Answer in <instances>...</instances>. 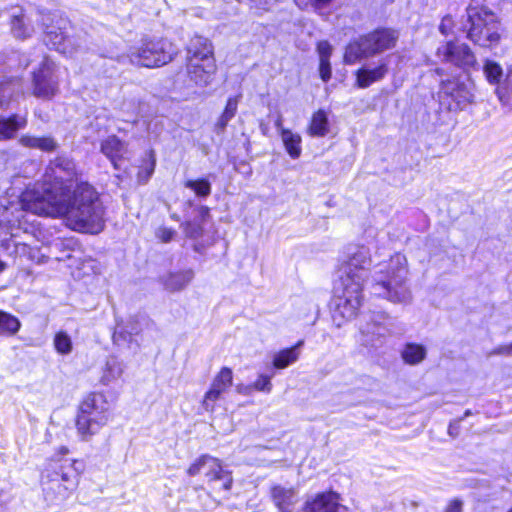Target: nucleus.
Masks as SVG:
<instances>
[{
    "mask_svg": "<svg viewBox=\"0 0 512 512\" xmlns=\"http://www.w3.org/2000/svg\"><path fill=\"white\" fill-rule=\"evenodd\" d=\"M24 212L39 216L63 218L67 227L84 233L97 234L104 228V210L97 192L91 185L81 182L72 194L54 195L37 191L23 192L16 203L1 201L0 226L16 237L14 228L24 229Z\"/></svg>",
    "mask_w": 512,
    "mask_h": 512,
    "instance_id": "nucleus-1",
    "label": "nucleus"
},
{
    "mask_svg": "<svg viewBox=\"0 0 512 512\" xmlns=\"http://www.w3.org/2000/svg\"><path fill=\"white\" fill-rule=\"evenodd\" d=\"M371 263L370 251L365 246L348 249V259L337 270L333 286V319L338 326L342 321L355 318L362 305L363 283Z\"/></svg>",
    "mask_w": 512,
    "mask_h": 512,
    "instance_id": "nucleus-2",
    "label": "nucleus"
},
{
    "mask_svg": "<svg viewBox=\"0 0 512 512\" xmlns=\"http://www.w3.org/2000/svg\"><path fill=\"white\" fill-rule=\"evenodd\" d=\"M407 259L396 253L388 262L374 266L371 280L367 283L370 293L392 303L407 304L411 301V291L407 285Z\"/></svg>",
    "mask_w": 512,
    "mask_h": 512,
    "instance_id": "nucleus-3",
    "label": "nucleus"
},
{
    "mask_svg": "<svg viewBox=\"0 0 512 512\" xmlns=\"http://www.w3.org/2000/svg\"><path fill=\"white\" fill-rule=\"evenodd\" d=\"M82 472L80 461L55 456L46 462L41 472V484L44 490L52 491L65 500L77 490Z\"/></svg>",
    "mask_w": 512,
    "mask_h": 512,
    "instance_id": "nucleus-4",
    "label": "nucleus"
},
{
    "mask_svg": "<svg viewBox=\"0 0 512 512\" xmlns=\"http://www.w3.org/2000/svg\"><path fill=\"white\" fill-rule=\"evenodd\" d=\"M112 419V406L104 393L93 392L81 401L75 420L77 435L88 442Z\"/></svg>",
    "mask_w": 512,
    "mask_h": 512,
    "instance_id": "nucleus-5",
    "label": "nucleus"
},
{
    "mask_svg": "<svg viewBox=\"0 0 512 512\" xmlns=\"http://www.w3.org/2000/svg\"><path fill=\"white\" fill-rule=\"evenodd\" d=\"M74 184L76 186L79 184L76 164L68 156L60 155L49 162L42 183H35L33 186L27 187L24 192L71 194Z\"/></svg>",
    "mask_w": 512,
    "mask_h": 512,
    "instance_id": "nucleus-6",
    "label": "nucleus"
},
{
    "mask_svg": "<svg viewBox=\"0 0 512 512\" xmlns=\"http://www.w3.org/2000/svg\"><path fill=\"white\" fill-rule=\"evenodd\" d=\"M187 60L190 80L198 86H207L216 71L212 47L208 40L202 37L192 39L188 47Z\"/></svg>",
    "mask_w": 512,
    "mask_h": 512,
    "instance_id": "nucleus-7",
    "label": "nucleus"
},
{
    "mask_svg": "<svg viewBox=\"0 0 512 512\" xmlns=\"http://www.w3.org/2000/svg\"><path fill=\"white\" fill-rule=\"evenodd\" d=\"M174 53L172 44L165 39H145L131 47L127 57L134 65L154 68L170 62Z\"/></svg>",
    "mask_w": 512,
    "mask_h": 512,
    "instance_id": "nucleus-8",
    "label": "nucleus"
},
{
    "mask_svg": "<svg viewBox=\"0 0 512 512\" xmlns=\"http://www.w3.org/2000/svg\"><path fill=\"white\" fill-rule=\"evenodd\" d=\"M50 24H45L46 45L66 56H73L80 47L78 39L74 35V28L70 21L62 16L53 15L47 17Z\"/></svg>",
    "mask_w": 512,
    "mask_h": 512,
    "instance_id": "nucleus-9",
    "label": "nucleus"
},
{
    "mask_svg": "<svg viewBox=\"0 0 512 512\" xmlns=\"http://www.w3.org/2000/svg\"><path fill=\"white\" fill-rule=\"evenodd\" d=\"M33 95L41 99H52L58 93L57 66L44 57L40 68L33 72Z\"/></svg>",
    "mask_w": 512,
    "mask_h": 512,
    "instance_id": "nucleus-10",
    "label": "nucleus"
},
{
    "mask_svg": "<svg viewBox=\"0 0 512 512\" xmlns=\"http://www.w3.org/2000/svg\"><path fill=\"white\" fill-rule=\"evenodd\" d=\"M441 93L451 99L450 109L463 110L475 101V85L468 76L442 81Z\"/></svg>",
    "mask_w": 512,
    "mask_h": 512,
    "instance_id": "nucleus-11",
    "label": "nucleus"
},
{
    "mask_svg": "<svg viewBox=\"0 0 512 512\" xmlns=\"http://www.w3.org/2000/svg\"><path fill=\"white\" fill-rule=\"evenodd\" d=\"M437 56L446 63L469 71L477 66L476 57L464 43L449 41L437 49Z\"/></svg>",
    "mask_w": 512,
    "mask_h": 512,
    "instance_id": "nucleus-12",
    "label": "nucleus"
},
{
    "mask_svg": "<svg viewBox=\"0 0 512 512\" xmlns=\"http://www.w3.org/2000/svg\"><path fill=\"white\" fill-rule=\"evenodd\" d=\"M475 22L474 28H469L467 36L473 41L475 44L480 46H491L496 44L500 38L499 36V23L497 21L496 15H488L487 18H484L486 22V27L479 29V23L481 22V18L477 14H472Z\"/></svg>",
    "mask_w": 512,
    "mask_h": 512,
    "instance_id": "nucleus-13",
    "label": "nucleus"
},
{
    "mask_svg": "<svg viewBox=\"0 0 512 512\" xmlns=\"http://www.w3.org/2000/svg\"><path fill=\"white\" fill-rule=\"evenodd\" d=\"M398 38L397 30L381 28L364 35V43L367 45L368 53L374 56L394 48Z\"/></svg>",
    "mask_w": 512,
    "mask_h": 512,
    "instance_id": "nucleus-14",
    "label": "nucleus"
},
{
    "mask_svg": "<svg viewBox=\"0 0 512 512\" xmlns=\"http://www.w3.org/2000/svg\"><path fill=\"white\" fill-rule=\"evenodd\" d=\"M205 476L209 482L215 484L213 489L218 491H228L232 485L230 472L224 470L220 461L214 457L208 456L204 470Z\"/></svg>",
    "mask_w": 512,
    "mask_h": 512,
    "instance_id": "nucleus-15",
    "label": "nucleus"
},
{
    "mask_svg": "<svg viewBox=\"0 0 512 512\" xmlns=\"http://www.w3.org/2000/svg\"><path fill=\"white\" fill-rule=\"evenodd\" d=\"M346 508L339 503V495L335 492L319 494L312 502H308L305 512H344Z\"/></svg>",
    "mask_w": 512,
    "mask_h": 512,
    "instance_id": "nucleus-16",
    "label": "nucleus"
},
{
    "mask_svg": "<svg viewBox=\"0 0 512 512\" xmlns=\"http://www.w3.org/2000/svg\"><path fill=\"white\" fill-rule=\"evenodd\" d=\"M382 322L373 321L368 323L365 328L362 329L363 343L370 347H378L382 344V338L385 337L389 332V328L386 325L388 317L381 316Z\"/></svg>",
    "mask_w": 512,
    "mask_h": 512,
    "instance_id": "nucleus-17",
    "label": "nucleus"
},
{
    "mask_svg": "<svg viewBox=\"0 0 512 512\" xmlns=\"http://www.w3.org/2000/svg\"><path fill=\"white\" fill-rule=\"evenodd\" d=\"M194 278L192 269L169 272L162 276L161 282L164 288L170 292L181 291L186 288Z\"/></svg>",
    "mask_w": 512,
    "mask_h": 512,
    "instance_id": "nucleus-18",
    "label": "nucleus"
},
{
    "mask_svg": "<svg viewBox=\"0 0 512 512\" xmlns=\"http://www.w3.org/2000/svg\"><path fill=\"white\" fill-rule=\"evenodd\" d=\"M388 67L382 63L374 68H360L356 72V83L359 88H367L375 82L382 80L387 74Z\"/></svg>",
    "mask_w": 512,
    "mask_h": 512,
    "instance_id": "nucleus-19",
    "label": "nucleus"
},
{
    "mask_svg": "<svg viewBox=\"0 0 512 512\" xmlns=\"http://www.w3.org/2000/svg\"><path fill=\"white\" fill-rule=\"evenodd\" d=\"M101 152L111 161L114 168L117 169V161L123 157L127 151L126 144L116 136H108L101 142Z\"/></svg>",
    "mask_w": 512,
    "mask_h": 512,
    "instance_id": "nucleus-20",
    "label": "nucleus"
},
{
    "mask_svg": "<svg viewBox=\"0 0 512 512\" xmlns=\"http://www.w3.org/2000/svg\"><path fill=\"white\" fill-rule=\"evenodd\" d=\"M124 363L116 356H109L102 368L100 383L108 386L118 381L124 373Z\"/></svg>",
    "mask_w": 512,
    "mask_h": 512,
    "instance_id": "nucleus-21",
    "label": "nucleus"
},
{
    "mask_svg": "<svg viewBox=\"0 0 512 512\" xmlns=\"http://www.w3.org/2000/svg\"><path fill=\"white\" fill-rule=\"evenodd\" d=\"M304 341H298L294 346L282 349L274 354L273 366L276 369H285L295 363L300 356L299 349L303 346Z\"/></svg>",
    "mask_w": 512,
    "mask_h": 512,
    "instance_id": "nucleus-22",
    "label": "nucleus"
},
{
    "mask_svg": "<svg viewBox=\"0 0 512 512\" xmlns=\"http://www.w3.org/2000/svg\"><path fill=\"white\" fill-rule=\"evenodd\" d=\"M367 57H371V54L368 53L367 45L364 43V35L351 41L345 48V64L351 65Z\"/></svg>",
    "mask_w": 512,
    "mask_h": 512,
    "instance_id": "nucleus-23",
    "label": "nucleus"
},
{
    "mask_svg": "<svg viewBox=\"0 0 512 512\" xmlns=\"http://www.w3.org/2000/svg\"><path fill=\"white\" fill-rule=\"evenodd\" d=\"M26 124L27 119L25 116L12 115L9 118L0 117V140L12 138Z\"/></svg>",
    "mask_w": 512,
    "mask_h": 512,
    "instance_id": "nucleus-24",
    "label": "nucleus"
},
{
    "mask_svg": "<svg viewBox=\"0 0 512 512\" xmlns=\"http://www.w3.org/2000/svg\"><path fill=\"white\" fill-rule=\"evenodd\" d=\"M329 132V122L327 113L319 109L316 111L311 118L310 125L308 127V133L313 137H324Z\"/></svg>",
    "mask_w": 512,
    "mask_h": 512,
    "instance_id": "nucleus-25",
    "label": "nucleus"
},
{
    "mask_svg": "<svg viewBox=\"0 0 512 512\" xmlns=\"http://www.w3.org/2000/svg\"><path fill=\"white\" fill-rule=\"evenodd\" d=\"M284 147L292 159L300 157L302 148V138L298 133L289 130H283L280 134Z\"/></svg>",
    "mask_w": 512,
    "mask_h": 512,
    "instance_id": "nucleus-26",
    "label": "nucleus"
},
{
    "mask_svg": "<svg viewBox=\"0 0 512 512\" xmlns=\"http://www.w3.org/2000/svg\"><path fill=\"white\" fill-rule=\"evenodd\" d=\"M20 143L25 147L39 149L44 152H51L57 148V143L52 137L24 135L20 138Z\"/></svg>",
    "mask_w": 512,
    "mask_h": 512,
    "instance_id": "nucleus-27",
    "label": "nucleus"
},
{
    "mask_svg": "<svg viewBox=\"0 0 512 512\" xmlns=\"http://www.w3.org/2000/svg\"><path fill=\"white\" fill-rule=\"evenodd\" d=\"M272 498L276 506L285 510L296 501V493L292 488H285L280 485L272 488Z\"/></svg>",
    "mask_w": 512,
    "mask_h": 512,
    "instance_id": "nucleus-28",
    "label": "nucleus"
},
{
    "mask_svg": "<svg viewBox=\"0 0 512 512\" xmlns=\"http://www.w3.org/2000/svg\"><path fill=\"white\" fill-rule=\"evenodd\" d=\"M156 166L155 154L152 150L146 152L145 157L141 161V165L137 172V183L139 185L146 184L154 173Z\"/></svg>",
    "mask_w": 512,
    "mask_h": 512,
    "instance_id": "nucleus-29",
    "label": "nucleus"
},
{
    "mask_svg": "<svg viewBox=\"0 0 512 512\" xmlns=\"http://www.w3.org/2000/svg\"><path fill=\"white\" fill-rule=\"evenodd\" d=\"M34 28L28 23L24 14H14L11 19V32L17 38L25 39L30 37Z\"/></svg>",
    "mask_w": 512,
    "mask_h": 512,
    "instance_id": "nucleus-30",
    "label": "nucleus"
},
{
    "mask_svg": "<svg viewBox=\"0 0 512 512\" xmlns=\"http://www.w3.org/2000/svg\"><path fill=\"white\" fill-rule=\"evenodd\" d=\"M426 356L424 346L415 343H408L402 351L403 360L411 365L420 363Z\"/></svg>",
    "mask_w": 512,
    "mask_h": 512,
    "instance_id": "nucleus-31",
    "label": "nucleus"
},
{
    "mask_svg": "<svg viewBox=\"0 0 512 512\" xmlns=\"http://www.w3.org/2000/svg\"><path fill=\"white\" fill-rule=\"evenodd\" d=\"M21 327L19 319L11 314L0 311V336H12Z\"/></svg>",
    "mask_w": 512,
    "mask_h": 512,
    "instance_id": "nucleus-32",
    "label": "nucleus"
},
{
    "mask_svg": "<svg viewBox=\"0 0 512 512\" xmlns=\"http://www.w3.org/2000/svg\"><path fill=\"white\" fill-rule=\"evenodd\" d=\"M20 88V81L17 79H3L0 81V106L4 107L14 93Z\"/></svg>",
    "mask_w": 512,
    "mask_h": 512,
    "instance_id": "nucleus-33",
    "label": "nucleus"
},
{
    "mask_svg": "<svg viewBox=\"0 0 512 512\" xmlns=\"http://www.w3.org/2000/svg\"><path fill=\"white\" fill-rule=\"evenodd\" d=\"M233 375L230 368L224 367L214 378L211 386L225 393L232 385Z\"/></svg>",
    "mask_w": 512,
    "mask_h": 512,
    "instance_id": "nucleus-34",
    "label": "nucleus"
},
{
    "mask_svg": "<svg viewBox=\"0 0 512 512\" xmlns=\"http://www.w3.org/2000/svg\"><path fill=\"white\" fill-rule=\"evenodd\" d=\"M54 348L61 355H68L72 352L73 343L71 337L64 331H59L54 336Z\"/></svg>",
    "mask_w": 512,
    "mask_h": 512,
    "instance_id": "nucleus-35",
    "label": "nucleus"
},
{
    "mask_svg": "<svg viewBox=\"0 0 512 512\" xmlns=\"http://www.w3.org/2000/svg\"><path fill=\"white\" fill-rule=\"evenodd\" d=\"M483 71L487 81L491 84H498L503 75L501 66L491 60L485 62Z\"/></svg>",
    "mask_w": 512,
    "mask_h": 512,
    "instance_id": "nucleus-36",
    "label": "nucleus"
},
{
    "mask_svg": "<svg viewBox=\"0 0 512 512\" xmlns=\"http://www.w3.org/2000/svg\"><path fill=\"white\" fill-rule=\"evenodd\" d=\"M185 187L193 190L199 197H207L211 193V184L206 179L188 180Z\"/></svg>",
    "mask_w": 512,
    "mask_h": 512,
    "instance_id": "nucleus-37",
    "label": "nucleus"
},
{
    "mask_svg": "<svg viewBox=\"0 0 512 512\" xmlns=\"http://www.w3.org/2000/svg\"><path fill=\"white\" fill-rule=\"evenodd\" d=\"M222 394L223 393L218 389L211 386L204 395V399L202 401L203 409L207 412H213L216 407V402L221 398Z\"/></svg>",
    "mask_w": 512,
    "mask_h": 512,
    "instance_id": "nucleus-38",
    "label": "nucleus"
},
{
    "mask_svg": "<svg viewBox=\"0 0 512 512\" xmlns=\"http://www.w3.org/2000/svg\"><path fill=\"white\" fill-rule=\"evenodd\" d=\"M472 14H477L479 18H481V22L479 23V29L486 27L487 21H484V18H487L488 15H495L493 12L487 10L486 8L469 7L467 9L468 22L470 24L469 28H474V24L476 22L474 21Z\"/></svg>",
    "mask_w": 512,
    "mask_h": 512,
    "instance_id": "nucleus-39",
    "label": "nucleus"
},
{
    "mask_svg": "<svg viewBox=\"0 0 512 512\" xmlns=\"http://www.w3.org/2000/svg\"><path fill=\"white\" fill-rule=\"evenodd\" d=\"M508 92H512V68L508 70L503 86L496 88V94L503 104L509 102Z\"/></svg>",
    "mask_w": 512,
    "mask_h": 512,
    "instance_id": "nucleus-40",
    "label": "nucleus"
},
{
    "mask_svg": "<svg viewBox=\"0 0 512 512\" xmlns=\"http://www.w3.org/2000/svg\"><path fill=\"white\" fill-rule=\"evenodd\" d=\"M271 378L272 376L260 374L256 381L252 385L246 387V389H254L257 391L269 393L272 390Z\"/></svg>",
    "mask_w": 512,
    "mask_h": 512,
    "instance_id": "nucleus-41",
    "label": "nucleus"
},
{
    "mask_svg": "<svg viewBox=\"0 0 512 512\" xmlns=\"http://www.w3.org/2000/svg\"><path fill=\"white\" fill-rule=\"evenodd\" d=\"M332 46L328 41H320L317 44V52L319 55V61L325 60L330 61L332 55Z\"/></svg>",
    "mask_w": 512,
    "mask_h": 512,
    "instance_id": "nucleus-42",
    "label": "nucleus"
},
{
    "mask_svg": "<svg viewBox=\"0 0 512 512\" xmlns=\"http://www.w3.org/2000/svg\"><path fill=\"white\" fill-rule=\"evenodd\" d=\"M184 232L187 237L196 239L202 234V227L196 222H187L184 225Z\"/></svg>",
    "mask_w": 512,
    "mask_h": 512,
    "instance_id": "nucleus-43",
    "label": "nucleus"
},
{
    "mask_svg": "<svg viewBox=\"0 0 512 512\" xmlns=\"http://www.w3.org/2000/svg\"><path fill=\"white\" fill-rule=\"evenodd\" d=\"M238 101H239L238 97H230L227 100L225 109L222 113L224 115V118L232 119L235 116V114L237 112Z\"/></svg>",
    "mask_w": 512,
    "mask_h": 512,
    "instance_id": "nucleus-44",
    "label": "nucleus"
},
{
    "mask_svg": "<svg viewBox=\"0 0 512 512\" xmlns=\"http://www.w3.org/2000/svg\"><path fill=\"white\" fill-rule=\"evenodd\" d=\"M207 457L208 455H203L199 459H197L193 464L190 465V467L187 470V473L190 476H195L199 474L202 470L204 471Z\"/></svg>",
    "mask_w": 512,
    "mask_h": 512,
    "instance_id": "nucleus-45",
    "label": "nucleus"
},
{
    "mask_svg": "<svg viewBox=\"0 0 512 512\" xmlns=\"http://www.w3.org/2000/svg\"><path fill=\"white\" fill-rule=\"evenodd\" d=\"M175 236V231L171 228L160 227L156 231V237L163 243L170 242Z\"/></svg>",
    "mask_w": 512,
    "mask_h": 512,
    "instance_id": "nucleus-46",
    "label": "nucleus"
},
{
    "mask_svg": "<svg viewBox=\"0 0 512 512\" xmlns=\"http://www.w3.org/2000/svg\"><path fill=\"white\" fill-rule=\"evenodd\" d=\"M331 64L330 61H319V74L324 82H327L331 78Z\"/></svg>",
    "mask_w": 512,
    "mask_h": 512,
    "instance_id": "nucleus-47",
    "label": "nucleus"
},
{
    "mask_svg": "<svg viewBox=\"0 0 512 512\" xmlns=\"http://www.w3.org/2000/svg\"><path fill=\"white\" fill-rule=\"evenodd\" d=\"M452 28H453V20L451 18V16L447 15L445 17H443L441 23H440V26H439V31L441 32V34L443 35H449L451 32H452Z\"/></svg>",
    "mask_w": 512,
    "mask_h": 512,
    "instance_id": "nucleus-48",
    "label": "nucleus"
},
{
    "mask_svg": "<svg viewBox=\"0 0 512 512\" xmlns=\"http://www.w3.org/2000/svg\"><path fill=\"white\" fill-rule=\"evenodd\" d=\"M294 2L300 9H307L309 7L318 8L320 6L319 2L316 0H294Z\"/></svg>",
    "mask_w": 512,
    "mask_h": 512,
    "instance_id": "nucleus-49",
    "label": "nucleus"
},
{
    "mask_svg": "<svg viewBox=\"0 0 512 512\" xmlns=\"http://www.w3.org/2000/svg\"><path fill=\"white\" fill-rule=\"evenodd\" d=\"M445 512H462V502L457 499L450 501Z\"/></svg>",
    "mask_w": 512,
    "mask_h": 512,
    "instance_id": "nucleus-50",
    "label": "nucleus"
},
{
    "mask_svg": "<svg viewBox=\"0 0 512 512\" xmlns=\"http://www.w3.org/2000/svg\"><path fill=\"white\" fill-rule=\"evenodd\" d=\"M495 354H512V343L510 345H503L498 347L495 351Z\"/></svg>",
    "mask_w": 512,
    "mask_h": 512,
    "instance_id": "nucleus-51",
    "label": "nucleus"
},
{
    "mask_svg": "<svg viewBox=\"0 0 512 512\" xmlns=\"http://www.w3.org/2000/svg\"><path fill=\"white\" fill-rule=\"evenodd\" d=\"M274 125L276 127V129L278 130V132L280 134H282V131L283 130H287L286 128H284L283 126V116L281 114H278L275 121H274Z\"/></svg>",
    "mask_w": 512,
    "mask_h": 512,
    "instance_id": "nucleus-52",
    "label": "nucleus"
},
{
    "mask_svg": "<svg viewBox=\"0 0 512 512\" xmlns=\"http://www.w3.org/2000/svg\"><path fill=\"white\" fill-rule=\"evenodd\" d=\"M230 120V118H224V115L222 114L216 123V127L219 130H224Z\"/></svg>",
    "mask_w": 512,
    "mask_h": 512,
    "instance_id": "nucleus-53",
    "label": "nucleus"
},
{
    "mask_svg": "<svg viewBox=\"0 0 512 512\" xmlns=\"http://www.w3.org/2000/svg\"><path fill=\"white\" fill-rule=\"evenodd\" d=\"M199 216L205 220L207 217H209V208L206 206H201L198 210Z\"/></svg>",
    "mask_w": 512,
    "mask_h": 512,
    "instance_id": "nucleus-54",
    "label": "nucleus"
},
{
    "mask_svg": "<svg viewBox=\"0 0 512 512\" xmlns=\"http://www.w3.org/2000/svg\"><path fill=\"white\" fill-rule=\"evenodd\" d=\"M5 269H6V263H5V262H3V261L0 259V272H3Z\"/></svg>",
    "mask_w": 512,
    "mask_h": 512,
    "instance_id": "nucleus-55",
    "label": "nucleus"
},
{
    "mask_svg": "<svg viewBox=\"0 0 512 512\" xmlns=\"http://www.w3.org/2000/svg\"><path fill=\"white\" fill-rule=\"evenodd\" d=\"M14 245L16 246V248L18 249L19 247L24 251L25 248H26V245L25 244H17V243H14Z\"/></svg>",
    "mask_w": 512,
    "mask_h": 512,
    "instance_id": "nucleus-56",
    "label": "nucleus"
},
{
    "mask_svg": "<svg viewBox=\"0 0 512 512\" xmlns=\"http://www.w3.org/2000/svg\"><path fill=\"white\" fill-rule=\"evenodd\" d=\"M61 451H62V455H65L68 452V450L65 447H62Z\"/></svg>",
    "mask_w": 512,
    "mask_h": 512,
    "instance_id": "nucleus-57",
    "label": "nucleus"
},
{
    "mask_svg": "<svg viewBox=\"0 0 512 512\" xmlns=\"http://www.w3.org/2000/svg\"><path fill=\"white\" fill-rule=\"evenodd\" d=\"M451 430L452 432H455V429H452V426L449 427V433L451 434Z\"/></svg>",
    "mask_w": 512,
    "mask_h": 512,
    "instance_id": "nucleus-58",
    "label": "nucleus"
},
{
    "mask_svg": "<svg viewBox=\"0 0 512 512\" xmlns=\"http://www.w3.org/2000/svg\"><path fill=\"white\" fill-rule=\"evenodd\" d=\"M451 430L452 432H455V429H452V426L449 427V433L451 434Z\"/></svg>",
    "mask_w": 512,
    "mask_h": 512,
    "instance_id": "nucleus-59",
    "label": "nucleus"
},
{
    "mask_svg": "<svg viewBox=\"0 0 512 512\" xmlns=\"http://www.w3.org/2000/svg\"><path fill=\"white\" fill-rule=\"evenodd\" d=\"M508 512H512V508Z\"/></svg>",
    "mask_w": 512,
    "mask_h": 512,
    "instance_id": "nucleus-60",
    "label": "nucleus"
}]
</instances>
